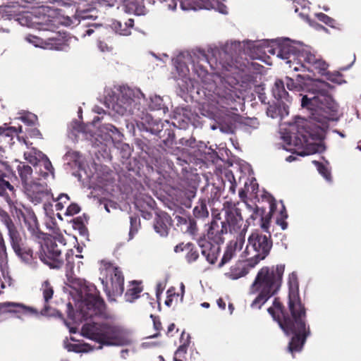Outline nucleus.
Here are the masks:
<instances>
[{"mask_svg": "<svg viewBox=\"0 0 361 361\" xmlns=\"http://www.w3.org/2000/svg\"><path fill=\"white\" fill-rule=\"evenodd\" d=\"M175 327V325L173 324H171L169 326V331H172Z\"/></svg>", "mask_w": 361, "mask_h": 361, "instance_id": "63", "label": "nucleus"}, {"mask_svg": "<svg viewBox=\"0 0 361 361\" xmlns=\"http://www.w3.org/2000/svg\"><path fill=\"white\" fill-rule=\"evenodd\" d=\"M104 47H106V49H108V47H106V45L102 46V44H99V48L101 49V50H102V51H104Z\"/></svg>", "mask_w": 361, "mask_h": 361, "instance_id": "61", "label": "nucleus"}, {"mask_svg": "<svg viewBox=\"0 0 361 361\" xmlns=\"http://www.w3.org/2000/svg\"><path fill=\"white\" fill-rule=\"evenodd\" d=\"M14 164H16V169L20 177L23 188L27 186V184H30L34 180H32V168L23 162L16 160Z\"/></svg>", "mask_w": 361, "mask_h": 361, "instance_id": "20", "label": "nucleus"}, {"mask_svg": "<svg viewBox=\"0 0 361 361\" xmlns=\"http://www.w3.org/2000/svg\"><path fill=\"white\" fill-rule=\"evenodd\" d=\"M25 145L28 147V143L23 140ZM24 158L33 166H37L39 168L37 173L44 178L49 176L54 177V168L49 159L42 152L34 147H27V150L24 152Z\"/></svg>", "mask_w": 361, "mask_h": 361, "instance_id": "13", "label": "nucleus"}, {"mask_svg": "<svg viewBox=\"0 0 361 361\" xmlns=\"http://www.w3.org/2000/svg\"><path fill=\"white\" fill-rule=\"evenodd\" d=\"M39 257L51 268L58 269L63 264L61 250L56 244L55 238H47L44 240V243L41 246Z\"/></svg>", "mask_w": 361, "mask_h": 361, "instance_id": "14", "label": "nucleus"}, {"mask_svg": "<svg viewBox=\"0 0 361 361\" xmlns=\"http://www.w3.org/2000/svg\"><path fill=\"white\" fill-rule=\"evenodd\" d=\"M27 40L36 47H42L47 49L65 50V45L61 42V39L49 38L48 41H44L35 36H28Z\"/></svg>", "mask_w": 361, "mask_h": 361, "instance_id": "18", "label": "nucleus"}, {"mask_svg": "<svg viewBox=\"0 0 361 361\" xmlns=\"http://www.w3.org/2000/svg\"><path fill=\"white\" fill-rule=\"evenodd\" d=\"M57 240H58V241H59L61 245H64L66 244V243H65V240H64L62 237H60V236H59V237L57 238Z\"/></svg>", "mask_w": 361, "mask_h": 361, "instance_id": "58", "label": "nucleus"}, {"mask_svg": "<svg viewBox=\"0 0 361 361\" xmlns=\"http://www.w3.org/2000/svg\"><path fill=\"white\" fill-rule=\"evenodd\" d=\"M288 305L292 317L284 316L283 319L279 321V324L286 334H294L288 347L290 352L293 353L301 350L309 331L306 330L305 311L299 295H288Z\"/></svg>", "mask_w": 361, "mask_h": 361, "instance_id": "3", "label": "nucleus"}, {"mask_svg": "<svg viewBox=\"0 0 361 361\" xmlns=\"http://www.w3.org/2000/svg\"><path fill=\"white\" fill-rule=\"evenodd\" d=\"M267 113L269 116L273 118H276L278 116L283 118L288 114V106L284 103L282 105L280 104L279 107L271 106L267 109Z\"/></svg>", "mask_w": 361, "mask_h": 361, "instance_id": "26", "label": "nucleus"}, {"mask_svg": "<svg viewBox=\"0 0 361 361\" xmlns=\"http://www.w3.org/2000/svg\"><path fill=\"white\" fill-rule=\"evenodd\" d=\"M284 85L285 82L283 80L277 79L272 89L273 94L276 99L281 100L284 99L286 102L290 103V100L288 93L285 90Z\"/></svg>", "mask_w": 361, "mask_h": 361, "instance_id": "23", "label": "nucleus"}, {"mask_svg": "<svg viewBox=\"0 0 361 361\" xmlns=\"http://www.w3.org/2000/svg\"><path fill=\"white\" fill-rule=\"evenodd\" d=\"M18 131H21L20 126L18 128L9 127L6 124L0 126V144H1L0 149L4 146L11 145L13 136L17 135Z\"/></svg>", "mask_w": 361, "mask_h": 361, "instance_id": "19", "label": "nucleus"}, {"mask_svg": "<svg viewBox=\"0 0 361 361\" xmlns=\"http://www.w3.org/2000/svg\"><path fill=\"white\" fill-rule=\"evenodd\" d=\"M92 32H93V30L90 28V29L87 30L86 35H91L92 34Z\"/></svg>", "mask_w": 361, "mask_h": 361, "instance_id": "60", "label": "nucleus"}, {"mask_svg": "<svg viewBox=\"0 0 361 361\" xmlns=\"http://www.w3.org/2000/svg\"><path fill=\"white\" fill-rule=\"evenodd\" d=\"M40 135V133L38 130H32V136H35V137H37Z\"/></svg>", "mask_w": 361, "mask_h": 361, "instance_id": "57", "label": "nucleus"}, {"mask_svg": "<svg viewBox=\"0 0 361 361\" xmlns=\"http://www.w3.org/2000/svg\"><path fill=\"white\" fill-rule=\"evenodd\" d=\"M284 270L283 264L262 267L252 284V290L257 293H276L280 290Z\"/></svg>", "mask_w": 361, "mask_h": 361, "instance_id": "5", "label": "nucleus"}, {"mask_svg": "<svg viewBox=\"0 0 361 361\" xmlns=\"http://www.w3.org/2000/svg\"><path fill=\"white\" fill-rule=\"evenodd\" d=\"M171 225L170 217L168 214L163 213L157 216L154 224V229L161 236L168 234V230Z\"/></svg>", "mask_w": 361, "mask_h": 361, "instance_id": "21", "label": "nucleus"}, {"mask_svg": "<svg viewBox=\"0 0 361 361\" xmlns=\"http://www.w3.org/2000/svg\"><path fill=\"white\" fill-rule=\"evenodd\" d=\"M274 307L281 310V302L278 300V299H275L274 301Z\"/></svg>", "mask_w": 361, "mask_h": 361, "instance_id": "53", "label": "nucleus"}, {"mask_svg": "<svg viewBox=\"0 0 361 361\" xmlns=\"http://www.w3.org/2000/svg\"><path fill=\"white\" fill-rule=\"evenodd\" d=\"M210 5L208 7H204V9H214L222 14H226L228 9L226 6L222 3L220 0H211L208 1Z\"/></svg>", "mask_w": 361, "mask_h": 361, "instance_id": "31", "label": "nucleus"}, {"mask_svg": "<svg viewBox=\"0 0 361 361\" xmlns=\"http://www.w3.org/2000/svg\"><path fill=\"white\" fill-rule=\"evenodd\" d=\"M23 190L28 200L34 204L42 203L44 210L51 206L54 197L46 183L33 181L27 184Z\"/></svg>", "mask_w": 361, "mask_h": 361, "instance_id": "12", "label": "nucleus"}, {"mask_svg": "<svg viewBox=\"0 0 361 361\" xmlns=\"http://www.w3.org/2000/svg\"><path fill=\"white\" fill-rule=\"evenodd\" d=\"M137 219L135 218H130V225L131 228L129 232V239H132L133 235L137 232V228L135 227L134 224H136Z\"/></svg>", "mask_w": 361, "mask_h": 361, "instance_id": "44", "label": "nucleus"}, {"mask_svg": "<svg viewBox=\"0 0 361 361\" xmlns=\"http://www.w3.org/2000/svg\"><path fill=\"white\" fill-rule=\"evenodd\" d=\"M52 295H45L44 300L48 302L51 298Z\"/></svg>", "mask_w": 361, "mask_h": 361, "instance_id": "59", "label": "nucleus"}, {"mask_svg": "<svg viewBox=\"0 0 361 361\" xmlns=\"http://www.w3.org/2000/svg\"><path fill=\"white\" fill-rule=\"evenodd\" d=\"M143 290L140 281H133L130 282L129 291L130 293H140Z\"/></svg>", "mask_w": 361, "mask_h": 361, "instance_id": "37", "label": "nucleus"}, {"mask_svg": "<svg viewBox=\"0 0 361 361\" xmlns=\"http://www.w3.org/2000/svg\"><path fill=\"white\" fill-rule=\"evenodd\" d=\"M0 251L5 254L6 247L1 233L0 232Z\"/></svg>", "mask_w": 361, "mask_h": 361, "instance_id": "48", "label": "nucleus"}, {"mask_svg": "<svg viewBox=\"0 0 361 361\" xmlns=\"http://www.w3.org/2000/svg\"><path fill=\"white\" fill-rule=\"evenodd\" d=\"M217 304L220 308L225 309L226 302L221 298H219V300H217Z\"/></svg>", "mask_w": 361, "mask_h": 361, "instance_id": "51", "label": "nucleus"}, {"mask_svg": "<svg viewBox=\"0 0 361 361\" xmlns=\"http://www.w3.org/2000/svg\"><path fill=\"white\" fill-rule=\"evenodd\" d=\"M101 132L105 133V140L109 138L114 140L121 137V133L118 130L111 124H106L103 126L101 128Z\"/></svg>", "mask_w": 361, "mask_h": 361, "instance_id": "29", "label": "nucleus"}, {"mask_svg": "<svg viewBox=\"0 0 361 361\" xmlns=\"http://www.w3.org/2000/svg\"><path fill=\"white\" fill-rule=\"evenodd\" d=\"M189 247H190L189 244L185 245L182 243V244L176 245L174 248V251L176 252H179L180 251H183L185 249H186V247H187V249H189Z\"/></svg>", "mask_w": 361, "mask_h": 361, "instance_id": "47", "label": "nucleus"}, {"mask_svg": "<svg viewBox=\"0 0 361 361\" xmlns=\"http://www.w3.org/2000/svg\"><path fill=\"white\" fill-rule=\"evenodd\" d=\"M288 283L289 286V293H297L298 291V277L295 272L288 276Z\"/></svg>", "mask_w": 361, "mask_h": 361, "instance_id": "32", "label": "nucleus"}, {"mask_svg": "<svg viewBox=\"0 0 361 361\" xmlns=\"http://www.w3.org/2000/svg\"><path fill=\"white\" fill-rule=\"evenodd\" d=\"M40 290L42 293H54L53 286L48 280H45L42 283Z\"/></svg>", "mask_w": 361, "mask_h": 361, "instance_id": "39", "label": "nucleus"}, {"mask_svg": "<svg viewBox=\"0 0 361 361\" xmlns=\"http://www.w3.org/2000/svg\"><path fill=\"white\" fill-rule=\"evenodd\" d=\"M277 223L281 226L283 230H285L287 227V224L282 219H278Z\"/></svg>", "mask_w": 361, "mask_h": 361, "instance_id": "52", "label": "nucleus"}, {"mask_svg": "<svg viewBox=\"0 0 361 361\" xmlns=\"http://www.w3.org/2000/svg\"><path fill=\"white\" fill-rule=\"evenodd\" d=\"M185 352H186L185 347L184 345L180 346L175 353L174 360L175 361H181L180 360L178 359V357H180V355L182 354L185 353Z\"/></svg>", "mask_w": 361, "mask_h": 361, "instance_id": "45", "label": "nucleus"}, {"mask_svg": "<svg viewBox=\"0 0 361 361\" xmlns=\"http://www.w3.org/2000/svg\"><path fill=\"white\" fill-rule=\"evenodd\" d=\"M96 290V286L82 279H73L69 281L68 288L66 292L73 293L75 291L76 293H93Z\"/></svg>", "mask_w": 361, "mask_h": 361, "instance_id": "17", "label": "nucleus"}, {"mask_svg": "<svg viewBox=\"0 0 361 361\" xmlns=\"http://www.w3.org/2000/svg\"><path fill=\"white\" fill-rule=\"evenodd\" d=\"M210 5L208 7H204V9H214L222 14H226L228 9L226 6L222 3L220 0H211L208 1Z\"/></svg>", "mask_w": 361, "mask_h": 361, "instance_id": "30", "label": "nucleus"}, {"mask_svg": "<svg viewBox=\"0 0 361 361\" xmlns=\"http://www.w3.org/2000/svg\"><path fill=\"white\" fill-rule=\"evenodd\" d=\"M134 20L131 18L128 19L125 23V27L130 30L133 26Z\"/></svg>", "mask_w": 361, "mask_h": 361, "instance_id": "50", "label": "nucleus"}, {"mask_svg": "<svg viewBox=\"0 0 361 361\" xmlns=\"http://www.w3.org/2000/svg\"><path fill=\"white\" fill-rule=\"evenodd\" d=\"M82 333L85 337L106 345H122L131 342L129 332L123 328L95 322L85 324Z\"/></svg>", "mask_w": 361, "mask_h": 361, "instance_id": "4", "label": "nucleus"}, {"mask_svg": "<svg viewBox=\"0 0 361 361\" xmlns=\"http://www.w3.org/2000/svg\"><path fill=\"white\" fill-rule=\"evenodd\" d=\"M313 163L317 166V169L319 173L327 180H331V174L326 166L320 164L318 161H313Z\"/></svg>", "mask_w": 361, "mask_h": 361, "instance_id": "34", "label": "nucleus"}, {"mask_svg": "<svg viewBox=\"0 0 361 361\" xmlns=\"http://www.w3.org/2000/svg\"><path fill=\"white\" fill-rule=\"evenodd\" d=\"M268 295H258L252 303L254 308H260L261 306L269 299Z\"/></svg>", "mask_w": 361, "mask_h": 361, "instance_id": "36", "label": "nucleus"}, {"mask_svg": "<svg viewBox=\"0 0 361 361\" xmlns=\"http://www.w3.org/2000/svg\"><path fill=\"white\" fill-rule=\"evenodd\" d=\"M246 229L247 226L246 225H244L243 228L240 231V233L239 236L237 237L235 240H232L229 243L221 259V263L219 264V266H222L229 262L235 255L237 251L241 250L245 242V233Z\"/></svg>", "mask_w": 361, "mask_h": 361, "instance_id": "16", "label": "nucleus"}, {"mask_svg": "<svg viewBox=\"0 0 361 361\" xmlns=\"http://www.w3.org/2000/svg\"><path fill=\"white\" fill-rule=\"evenodd\" d=\"M183 56H178L174 61L176 69L179 78H185L189 73V68L183 61Z\"/></svg>", "mask_w": 361, "mask_h": 361, "instance_id": "27", "label": "nucleus"}, {"mask_svg": "<svg viewBox=\"0 0 361 361\" xmlns=\"http://www.w3.org/2000/svg\"><path fill=\"white\" fill-rule=\"evenodd\" d=\"M80 210V209L78 204H71L68 205L64 214L66 216H73V215L79 213Z\"/></svg>", "mask_w": 361, "mask_h": 361, "instance_id": "38", "label": "nucleus"}, {"mask_svg": "<svg viewBox=\"0 0 361 361\" xmlns=\"http://www.w3.org/2000/svg\"><path fill=\"white\" fill-rule=\"evenodd\" d=\"M11 304L10 303H8V304H0V312H4L5 311V307L6 305H10Z\"/></svg>", "mask_w": 361, "mask_h": 361, "instance_id": "56", "label": "nucleus"}, {"mask_svg": "<svg viewBox=\"0 0 361 361\" xmlns=\"http://www.w3.org/2000/svg\"><path fill=\"white\" fill-rule=\"evenodd\" d=\"M238 82L232 77L226 76L216 87L214 94L219 98V103L230 105L242 94Z\"/></svg>", "mask_w": 361, "mask_h": 361, "instance_id": "11", "label": "nucleus"}, {"mask_svg": "<svg viewBox=\"0 0 361 361\" xmlns=\"http://www.w3.org/2000/svg\"><path fill=\"white\" fill-rule=\"evenodd\" d=\"M66 348L68 349V351H74L77 353L87 350L85 346H82L78 344H67L66 345Z\"/></svg>", "mask_w": 361, "mask_h": 361, "instance_id": "41", "label": "nucleus"}, {"mask_svg": "<svg viewBox=\"0 0 361 361\" xmlns=\"http://www.w3.org/2000/svg\"><path fill=\"white\" fill-rule=\"evenodd\" d=\"M198 257V253L196 250L190 249L189 252L186 255V259L188 262H192L196 260Z\"/></svg>", "mask_w": 361, "mask_h": 361, "instance_id": "43", "label": "nucleus"}, {"mask_svg": "<svg viewBox=\"0 0 361 361\" xmlns=\"http://www.w3.org/2000/svg\"><path fill=\"white\" fill-rule=\"evenodd\" d=\"M227 222L231 232H237L239 229H240L243 224V220L242 217L238 214H230L228 216Z\"/></svg>", "mask_w": 361, "mask_h": 361, "instance_id": "28", "label": "nucleus"}, {"mask_svg": "<svg viewBox=\"0 0 361 361\" xmlns=\"http://www.w3.org/2000/svg\"><path fill=\"white\" fill-rule=\"evenodd\" d=\"M23 122L27 123L28 124L33 123L36 120L37 117L35 115L32 114H27L24 116H22L20 118Z\"/></svg>", "mask_w": 361, "mask_h": 361, "instance_id": "42", "label": "nucleus"}, {"mask_svg": "<svg viewBox=\"0 0 361 361\" xmlns=\"http://www.w3.org/2000/svg\"><path fill=\"white\" fill-rule=\"evenodd\" d=\"M126 11L137 16L144 15L145 8L143 5V0H132L128 1L126 5Z\"/></svg>", "mask_w": 361, "mask_h": 361, "instance_id": "25", "label": "nucleus"}, {"mask_svg": "<svg viewBox=\"0 0 361 361\" xmlns=\"http://www.w3.org/2000/svg\"><path fill=\"white\" fill-rule=\"evenodd\" d=\"M248 273V269L242 263H237L231 267L230 270L225 275L227 278L236 280L245 276Z\"/></svg>", "mask_w": 361, "mask_h": 361, "instance_id": "24", "label": "nucleus"}, {"mask_svg": "<svg viewBox=\"0 0 361 361\" xmlns=\"http://www.w3.org/2000/svg\"><path fill=\"white\" fill-rule=\"evenodd\" d=\"M151 108L152 109H158L161 108L162 104V99L159 96H154L151 98Z\"/></svg>", "mask_w": 361, "mask_h": 361, "instance_id": "40", "label": "nucleus"}, {"mask_svg": "<svg viewBox=\"0 0 361 361\" xmlns=\"http://www.w3.org/2000/svg\"><path fill=\"white\" fill-rule=\"evenodd\" d=\"M104 47H106V49H108V47H106V45L102 46V44H99V48L101 49V50H102V51H104Z\"/></svg>", "mask_w": 361, "mask_h": 361, "instance_id": "62", "label": "nucleus"}, {"mask_svg": "<svg viewBox=\"0 0 361 361\" xmlns=\"http://www.w3.org/2000/svg\"><path fill=\"white\" fill-rule=\"evenodd\" d=\"M295 157L293 156V155H290L288 156V157H286V160L288 162H291L294 160H295Z\"/></svg>", "mask_w": 361, "mask_h": 361, "instance_id": "55", "label": "nucleus"}, {"mask_svg": "<svg viewBox=\"0 0 361 361\" xmlns=\"http://www.w3.org/2000/svg\"><path fill=\"white\" fill-rule=\"evenodd\" d=\"M78 317L86 320L103 313L104 302L99 295H72Z\"/></svg>", "mask_w": 361, "mask_h": 361, "instance_id": "9", "label": "nucleus"}, {"mask_svg": "<svg viewBox=\"0 0 361 361\" xmlns=\"http://www.w3.org/2000/svg\"><path fill=\"white\" fill-rule=\"evenodd\" d=\"M264 53L276 55L277 57L286 59V63L295 71L307 69L310 71H317L322 75H328V80L337 84H341L342 79L338 74H330L326 72L329 65L322 58L317 55L313 49L300 42L291 41L289 39L281 40L277 47H267Z\"/></svg>", "mask_w": 361, "mask_h": 361, "instance_id": "2", "label": "nucleus"}, {"mask_svg": "<svg viewBox=\"0 0 361 361\" xmlns=\"http://www.w3.org/2000/svg\"><path fill=\"white\" fill-rule=\"evenodd\" d=\"M202 246V253L210 264H214L218 256L219 247L212 245L209 243H205Z\"/></svg>", "mask_w": 361, "mask_h": 361, "instance_id": "22", "label": "nucleus"}, {"mask_svg": "<svg viewBox=\"0 0 361 361\" xmlns=\"http://www.w3.org/2000/svg\"><path fill=\"white\" fill-rule=\"evenodd\" d=\"M284 82L289 90L307 92L302 98L301 105L313 111L311 120L319 123L315 130H310V127L305 125L298 130L297 135H284L282 137L284 149L300 156L320 152L322 146L317 142L322 138L326 121L335 120L338 110V104L330 94L333 87L323 80H310L305 83L304 87L300 81H295L290 78H286Z\"/></svg>", "mask_w": 361, "mask_h": 361, "instance_id": "1", "label": "nucleus"}, {"mask_svg": "<svg viewBox=\"0 0 361 361\" xmlns=\"http://www.w3.org/2000/svg\"><path fill=\"white\" fill-rule=\"evenodd\" d=\"M165 287L164 283H159L157 286V293H161Z\"/></svg>", "mask_w": 361, "mask_h": 361, "instance_id": "49", "label": "nucleus"}, {"mask_svg": "<svg viewBox=\"0 0 361 361\" xmlns=\"http://www.w3.org/2000/svg\"><path fill=\"white\" fill-rule=\"evenodd\" d=\"M271 247L267 236L255 231L249 236L242 257L246 259L248 266L254 267L268 255Z\"/></svg>", "mask_w": 361, "mask_h": 361, "instance_id": "7", "label": "nucleus"}, {"mask_svg": "<svg viewBox=\"0 0 361 361\" xmlns=\"http://www.w3.org/2000/svg\"><path fill=\"white\" fill-rule=\"evenodd\" d=\"M101 274L106 275V284L104 279L102 283L106 293H122L124 290L123 277L118 268L106 262H102Z\"/></svg>", "mask_w": 361, "mask_h": 361, "instance_id": "10", "label": "nucleus"}, {"mask_svg": "<svg viewBox=\"0 0 361 361\" xmlns=\"http://www.w3.org/2000/svg\"><path fill=\"white\" fill-rule=\"evenodd\" d=\"M0 221L5 225L8 230L11 245L15 252L20 256L25 262L29 263L32 257V252L30 250L27 252L23 251L20 245V238L19 233L8 213L2 209H0Z\"/></svg>", "mask_w": 361, "mask_h": 361, "instance_id": "15", "label": "nucleus"}, {"mask_svg": "<svg viewBox=\"0 0 361 361\" xmlns=\"http://www.w3.org/2000/svg\"><path fill=\"white\" fill-rule=\"evenodd\" d=\"M144 99V94L140 90L122 87L115 97L109 101V106L116 114L128 116L134 114L135 110L139 109L141 102Z\"/></svg>", "mask_w": 361, "mask_h": 361, "instance_id": "6", "label": "nucleus"}, {"mask_svg": "<svg viewBox=\"0 0 361 361\" xmlns=\"http://www.w3.org/2000/svg\"><path fill=\"white\" fill-rule=\"evenodd\" d=\"M0 196L6 201L12 212L15 210L18 217V212L23 216L24 222L31 232L35 233L38 230V222L35 213L30 209H26V214L21 211L22 205L17 201L14 186L4 178H0Z\"/></svg>", "mask_w": 361, "mask_h": 361, "instance_id": "8", "label": "nucleus"}, {"mask_svg": "<svg viewBox=\"0 0 361 361\" xmlns=\"http://www.w3.org/2000/svg\"><path fill=\"white\" fill-rule=\"evenodd\" d=\"M202 306L204 307H209V304L208 302H203V303H202Z\"/></svg>", "mask_w": 361, "mask_h": 361, "instance_id": "64", "label": "nucleus"}, {"mask_svg": "<svg viewBox=\"0 0 361 361\" xmlns=\"http://www.w3.org/2000/svg\"><path fill=\"white\" fill-rule=\"evenodd\" d=\"M53 201H58V202L56 204V210H62L65 205H66L68 203L69 201V197L66 194H61L56 200H54Z\"/></svg>", "mask_w": 361, "mask_h": 361, "instance_id": "33", "label": "nucleus"}, {"mask_svg": "<svg viewBox=\"0 0 361 361\" xmlns=\"http://www.w3.org/2000/svg\"><path fill=\"white\" fill-rule=\"evenodd\" d=\"M229 190L232 193H235V183H231V185L230 186Z\"/></svg>", "mask_w": 361, "mask_h": 361, "instance_id": "54", "label": "nucleus"}, {"mask_svg": "<svg viewBox=\"0 0 361 361\" xmlns=\"http://www.w3.org/2000/svg\"><path fill=\"white\" fill-rule=\"evenodd\" d=\"M317 18H319V20L329 25H330L331 22L332 21V20L329 16L324 13L317 14Z\"/></svg>", "mask_w": 361, "mask_h": 361, "instance_id": "46", "label": "nucleus"}, {"mask_svg": "<svg viewBox=\"0 0 361 361\" xmlns=\"http://www.w3.org/2000/svg\"><path fill=\"white\" fill-rule=\"evenodd\" d=\"M113 28L115 30L116 32L121 35L128 36L130 35V30L126 27L124 28L122 27V25L120 22H115L113 23Z\"/></svg>", "mask_w": 361, "mask_h": 361, "instance_id": "35", "label": "nucleus"}]
</instances>
